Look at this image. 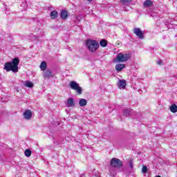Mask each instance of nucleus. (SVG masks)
<instances>
[{
	"label": "nucleus",
	"mask_w": 177,
	"mask_h": 177,
	"mask_svg": "<svg viewBox=\"0 0 177 177\" xmlns=\"http://www.w3.org/2000/svg\"><path fill=\"white\" fill-rule=\"evenodd\" d=\"M20 63V59L15 57L12 62H8L4 64V69L7 73L12 71V73H19V64Z\"/></svg>",
	"instance_id": "f257e3e1"
},
{
	"label": "nucleus",
	"mask_w": 177,
	"mask_h": 177,
	"mask_svg": "<svg viewBox=\"0 0 177 177\" xmlns=\"http://www.w3.org/2000/svg\"><path fill=\"white\" fill-rule=\"evenodd\" d=\"M86 46L88 52H91V53H95V52H96V50L99 49L100 45H99V41L88 39L86 41Z\"/></svg>",
	"instance_id": "f03ea898"
},
{
	"label": "nucleus",
	"mask_w": 177,
	"mask_h": 177,
	"mask_svg": "<svg viewBox=\"0 0 177 177\" xmlns=\"http://www.w3.org/2000/svg\"><path fill=\"white\" fill-rule=\"evenodd\" d=\"M70 87L72 88L73 91H76L78 95H82V88L80 86V84L77 83L75 81H71L70 82Z\"/></svg>",
	"instance_id": "7ed1b4c3"
},
{
	"label": "nucleus",
	"mask_w": 177,
	"mask_h": 177,
	"mask_svg": "<svg viewBox=\"0 0 177 177\" xmlns=\"http://www.w3.org/2000/svg\"><path fill=\"white\" fill-rule=\"evenodd\" d=\"M111 167L113 168H121L122 167V162L117 158H113L111 160Z\"/></svg>",
	"instance_id": "20e7f679"
},
{
	"label": "nucleus",
	"mask_w": 177,
	"mask_h": 177,
	"mask_svg": "<svg viewBox=\"0 0 177 177\" xmlns=\"http://www.w3.org/2000/svg\"><path fill=\"white\" fill-rule=\"evenodd\" d=\"M129 59V54H124V53H119L116 57L117 62H128Z\"/></svg>",
	"instance_id": "39448f33"
},
{
	"label": "nucleus",
	"mask_w": 177,
	"mask_h": 177,
	"mask_svg": "<svg viewBox=\"0 0 177 177\" xmlns=\"http://www.w3.org/2000/svg\"><path fill=\"white\" fill-rule=\"evenodd\" d=\"M133 32L140 39H143L145 38V35H143V32L139 28H134Z\"/></svg>",
	"instance_id": "423d86ee"
},
{
	"label": "nucleus",
	"mask_w": 177,
	"mask_h": 177,
	"mask_svg": "<svg viewBox=\"0 0 177 177\" xmlns=\"http://www.w3.org/2000/svg\"><path fill=\"white\" fill-rule=\"evenodd\" d=\"M24 118L25 120H30L31 118H32V112L30 109H27L24 113Z\"/></svg>",
	"instance_id": "0eeeda50"
},
{
	"label": "nucleus",
	"mask_w": 177,
	"mask_h": 177,
	"mask_svg": "<svg viewBox=\"0 0 177 177\" xmlns=\"http://www.w3.org/2000/svg\"><path fill=\"white\" fill-rule=\"evenodd\" d=\"M43 77L44 78H50L52 77H54L53 72L50 69H46L43 73Z\"/></svg>",
	"instance_id": "6e6552de"
},
{
	"label": "nucleus",
	"mask_w": 177,
	"mask_h": 177,
	"mask_svg": "<svg viewBox=\"0 0 177 177\" xmlns=\"http://www.w3.org/2000/svg\"><path fill=\"white\" fill-rule=\"evenodd\" d=\"M118 86L119 89H125V87L127 86V81L124 80H120L118 83Z\"/></svg>",
	"instance_id": "1a4fd4ad"
},
{
	"label": "nucleus",
	"mask_w": 177,
	"mask_h": 177,
	"mask_svg": "<svg viewBox=\"0 0 177 177\" xmlns=\"http://www.w3.org/2000/svg\"><path fill=\"white\" fill-rule=\"evenodd\" d=\"M60 17L62 20H67V17H68V11L62 10L61 11Z\"/></svg>",
	"instance_id": "9d476101"
},
{
	"label": "nucleus",
	"mask_w": 177,
	"mask_h": 177,
	"mask_svg": "<svg viewBox=\"0 0 177 177\" xmlns=\"http://www.w3.org/2000/svg\"><path fill=\"white\" fill-rule=\"evenodd\" d=\"M66 104V106H68V107H74V106H75V103L74 102V98L73 97L68 98Z\"/></svg>",
	"instance_id": "9b49d317"
},
{
	"label": "nucleus",
	"mask_w": 177,
	"mask_h": 177,
	"mask_svg": "<svg viewBox=\"0 0 177 177\" xmlns=\"http://www.w3.org/2000/svg\"><path fill=\"white\" fill-rule=\"evenodd\" d=\"M133 110L131 109H126L123 111V115H125V117H129V115H132Z\"/></svg>",
	"instance_id": "f8f14e48"
},
{
	"label": "nucleus",
	"mask_w": 177,
	"mask_h": 177,
	"mask_svg": "<svg viewBox=\"0 0 177 177\" xmlns=\"http://www.w3.org/2000/svg\"><path fill=\"white\" fill-rule=\"evenodd\" d=\"M115 68L116 71H122V70L125 68V64H116L115 66Z\"/></svg>",
	"instance_id": "ddd939ff"
},
{
	"label": "nucleus",
	"mask_w": 177,
	"mask_h": 177,
	"mask_svg": "<svg viewBox=\"0 0 177 177\" xmlns=\"http://www.w3.org/2000/svg\"><path fill=\"white\" fill-rule=\"evenodd\" d=\"M88 104V101L84 98H82L79 100V105L80 107H85Z\"/></svg>",
	"instance_id": "4468645a"
},
{
	"label": "nucleus",
	"mask_w": 177,
	"mask_h": 177,
	"mask_svg": "<svg viewBox=\"0 0 177 177\" xmlns=\"http://www.w3.org/2000/svg\"><path fill=\"white\" fill-rule=\"evenodd\" d=\"M145 8H150V6H153V1L150 0H147L143 3Z\"/></svg>",
	"instance_id": "2eb2a0df"
},
{
	"label": "nucleus",
	"mask_w": 177,
	"mask_h": 177,
	"mask_svg": "<svg viewBox=\"0 0 177 177\" xmlns=\"http://www.w3.org/2000/svg\"><path fill=\"white\" fill-rule=\"evenodd\" d=\"M48 67V65L46 64V62H41L40 64V69L41 71H46V68Z\"/></svg>",
	"instance_id": "dca6fc26"
},
{
	"label": "nucleus",
	"mask_w": 177,
	"mask_h": 177,
	"mask_svg": "<svg viewBox=\"0 0 177 177\" xmlns=\"http://www.w3.org/2000/svg\"><path fill=\"white\" fill-rule=\"evenodd\" d=\"M24 86H26V88H33L34 84L32 82H31L30 81H26L24 83Z\"/></svg>",
	"instance_id": "f3484780"
},
{
	"label": "nucleus",
	"mask_w": 177,
	"mask_h": 177,
	"mask_svg": "<svg viewBox=\"0 0 177 177\" xmlns=\"http://www.w3.org/2000/svg\"><path fill=\"white\" fill-rule=\"evenodd\" d=\"M170 111L171 113H177V106H176V104H171V106H170Z\"/></svg>",
	"instance_id": "a211bd4d"
},
{
	"label": "nucleus",
	"mask_w": 177,
	"mask_h": 177,
	"mask_svg": "<svg viewBox=\"0 0 177 177\" xmlns=\"http://www.w3.org/2000/svg\"><path fill=\"white\" fill-rule=\"evenodd\" d=\"M50 16L51 19H56L57 17V11L53 10L50 12Z\"/></svg>",
	"instance_id": "6ab92c4d"
},
{
	"label": "nucleus",
	"mask_w": 177,
	"mask_h": 177,
	"mask_svg": "<svg viewBox=\"0 0 177 177\" xmlns=\"http://www.w3.org/2000/svg\"><path fill=\"white\" fill-rule=\"evenodd\" d=\"M100 45L102 48H106L107 46V40L102 39L100 41Z\"/></svg>",
	"instance_id": "aec40b11"
},
{
	"label": "nucleus",
	"mask_w": 177,
	"mask_h": 177,
	"mask_svg": "<svg viewBox=\"0 0 177 177\" xmlns=\"http://www.w3.org/2000/svg\"><path fill=\"white\" fill-rule=\"evenodd\" d=\"M120 3H122V5L128 6L129 3H131V0H120Z\"/></svg>",
	"instance_id": "412c9836"
},
{
	"label": "nucleus",
	"mask_w": 177,
	"mask_h": 177,
	"mask_svg": "<svg viewBox=\"0 0 177 177\" xmlns=\"http://www.w3.org/2000/svg\"><path fill=\"white\" fill-rule=\"evenodd\" d=\"M26 157H31V150L26 149L24 152Z\"/></svg>",
	"instance_id": "4be33fe9"
},
{
	"label": "nucleus",
	"mask_w": 177,
	"mask_h": 177,
	"mask_svg": "<svg viewBox=\"0 0 177 177\" xmlns=\"http://www.w3.org/2000/svg\"><path fill=\"white\" fill-rule=\"evenodd\" d=\"M148 171L147 166H142V174H147Z\"/></svg>",
	"instance_id": "5701e85b"
},
{
	"label": "nucleus",
	"mask_w": 177,
	"mask_h": 177,
	"mask_svg": "<svg viewBox=\"0 0 177 177\" xmlns=\"http://www.w3.org/2000/svg\"><path fill=\"white\" fill-rule=\"evenodd\" d=\"M129 167H130L131 169H133V161H132V160L129 161Z\"/></svg>",
	"instance_id": "b1692460"
},
{
	"label": "nucleus",
	"mask_w": 177,
	"mask_h": 177,
	"mask_svg": "<svg viewBox=\"0 0 177 177\" xmlns=\"http://www.w3.org/2000/svg\"><path fill=\"white\" fill-rule=\"evenodd\" d=\"M80 177H85V174L82 173V174H80Z\"/></svg>",
	"instance_id": "393cba45"
},
{
	"label": "nucleus",
	"mask_w": 177,
	"mask_h": 177,
	"mask_svg": "<svg viewBox=\"0 0 177 177\" xmlns=\"http://www.w3.org/2000/svg\"><path fill=\"white\" fill-rule=\"evenodd\" d=\"M161 63H162V62L161 61L158 62V64H161Z\"/></svg>",
	"instance_id": "a878e982"
},
{
	"label": "nucleus",
	"mask_w": 177,
	"mask_h": 177,
	"mask_svg": "<svg viewBox=\"0 0 177 177\" xmlns=\"http://www.w3.org/2000/svg\"><path fill=\"white\" fill-rule=\"evenodd\" d=\"M95 176H96V177H99V174H95Z\"/></svg>",
	"instance_id": "bb28decb"
},
{
	"label": "nucleus",
	"mask_w": 177,
	"mask_h": 177,
	"mask_svg": "<svg viewBox=\"0 0 177 177\" xmlns=\"http://www.w3.org/2000/svg\"><path fill=\"white\" fill-rule=\"evenodd\" d=\"M88 2H92V0H87Z\"/></svg>",
	"instance_id": "cd10ccee"
},
{
	"label": "nucleus",
	"mask_w": 177,
	"mask_h": 177,
	"mask_svg": "<svg viewBox=\"0 0 177 177\" xmlns=\"http://www.w3.org/2000/svg\"><path fill=\"white\" fill-rule=\"evenodd\" d=\"M156 177H161V176H156Z\"/></svg>",
	"instance_id": "c85d7f7f"
}]
</instances>
